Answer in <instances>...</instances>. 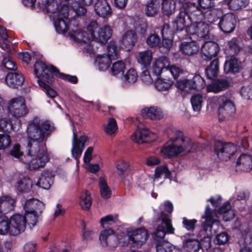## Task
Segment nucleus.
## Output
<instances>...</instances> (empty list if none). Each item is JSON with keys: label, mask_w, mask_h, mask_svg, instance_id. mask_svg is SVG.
I'll return each mask as SVG.
<instances>
[{"label": "nucleus", "mask_w": 252, "mask_h": 252, "mask_svg": "<svg viewBox=\"0 0 252 252\" xmlns=\"http://www.w3.org/2000/svg\"><path fill=\"white\" fill-rule=\"evenodd\" d=\"M55 127L48 121L42 122L38 117L30 121L27 127L28 139L27 157L24 160L31 169L43 167L49 160L46 146L48 138L54 131Z\"/></svg>", "instance_id": "nucleus-1"}, {"label": "nucleus", "mask_w": 252, "mask_h": 252, "mask_svg": "<svg viewBox=\"0 0 252 252\" xmlns=\"http://www.w3.org/2000/svg\"><path fill=\"white\" fill-rule=\"evenodd\" d=\"M86 29L89 32L82 31L81 34H79L78 39L80 43H84L86 45L83 47V51L90 54H94L96 49L94 48L92 40L101 44H105L111 38L112 35V29L108 25H104L99 27L95 21H91L87 25Z\"/></svg>", "instance_id": "nucleus-2"}, {"label": "nucleus", "mask_w": 252, "mask_h": 252, "mask_svg": "<svg viewBox=\"0 0 252 252\" xmlns=\"http://www.w3.org/2000/svg\"><path fill=\"white\" fill-rule=\"evenodd\" d=\"M56 31L59 33L68 32L70 37L75 41L80 43L78 39L79 34H81L82 28L80 25L81 19L74 13L70 12H63L61 16H53L52 18Z\"/></svg>", "instance_id": "nucleus-3"}, {"label": "nucleus", "mask_w": 252, "mask_h": 252, "mask_svg": "<svg viewBox=\"0 0 252 252\" xmlns=\"http://www.w3.org/2000/svg\"><path fill=\"white\" fill-rule=\"evenodd\" d=\"M161 220V223L158 224L153 234L154 240H157V238L163 245L164 249L167 252H171L174 249L175 246L164 240V236L166 234H174L175 228L172 224V220L169 219L168 215L164 212H161L158 217V220Z\"/></svg>", "instance_id": "nucleus-4"}, {"label": "nucleus", "mask_w": 252, "mask_h": 252, "mask_svg": "<svg viewBox=\"0 0 252 252\" xmlns=\"http://www.w3.org/2000/svg\"><path fill=\"white\" fill-rule=\"evenodd\" d=\"M58 69L52 65H48L45 63L36 61L34 66V72L35 76L38 78L37 83L39 86L45 90L46 94H55V92L50 86L45 84L41 79L48 82H52L53 75H56Z\"/></svg>", "instance_id": "nucleus-5"}, {"label": "nucleus", "mask_w": 252, "mask_h": 252, "mask_svg": "<svg viewBox=\"0 0 252 252\" xmlns=\"http://www.w3.org/2000/svg\"><path fill=\"white\" fill-rule=\"evenodd\" d=\"M175 86L178 92L182 94H195V92L199 91L205 87V83L200 75L195 74L191 79L184 78L178 80Z\"/></svg>", "instance_id": "nucleus-6"}, {"label": "nucleus", "mask_w": 252, "mask_h": 252, "mask_svg": "<svg viewBox=\"0 0 252 252\" xmlns=\"http://www.w3.org/2000/svg\"><path fill=\"white\" fill-rule=\"evenodd\" d=\"M101 226L105 229L102 231L99 236V240L104 247L113 246L116 240L114 230L109 227L115 223L113 216L108 215L102 218L100 220Z\"/></svg>", "instance_id": "nucleus-7"}, {"label": "nucleus", "mask_w": 252, "mask_h": 252, "mask_svg": "<svg viewBox=\"0 0 252 252\" xmlns=\"http://www.w3.org/2000/svg\"><path fill=\"white\" fill-rule=\"evenodd\" d=\"M236 150V146L231 142H222L220 140L215 142L214 151L220 160H228L235 154Z\"/></svg>", "instance_id": "nucleus-8"}, {"label": "nucleus", "mask_w": 252, "mask_h": 252, "mask_svg": "<svg viewBox=\"0 0 252 252\" xmlns=\"http://www.w3.org/2000/svg\"><path fill=\"white\" fill-rule=\"evenodd\" d=\"M218 115L220 121L233 116L236 112L235 106L230 99L225 95H220L218 99Z\"/></svg>", "instance_id": "nucleus-9"}, {"label": "nucleus", "mask_w": 252, "mask_h": 252, "mask_svg": "<svg viewBox=\"0 0 252 252\" xmlns=\"http://www.w3.org/2000/svg\"><path fill=\"white\" fill-rule=\"evenodd\" d=\"M215 6L214 0H198V4L194 3L186 2L184 3V7L189 12H191V15L189 18L194 16H202L201 13L203 11L212 9Z\"/></svg>", "instance_id": "nucleus-10"}, {"label": "nucleus", "mask_w": 252, "mask_h": 252, "mask_svg": "<svg viewBox=\"0 0 252 252\" xmlns=\"http://www.w3.org/2000/svg\"><path fill=\"white\" fill-rule=\"evenodd\" d=\"M11 233L17 236L25 232L27 225L26 216L19 213H15L10 217Z\"/></svg>", "instance_id": "nucleus-11"}, {"label": "nucleus", "mask_w": 252, "mask_h": 252, "mask_svg": "<svg viewBox=\"0 0 252 252\" xmlns=\"http://www.w3.org/2000/svg\"><path fill=\"white\" fill-rule=\"evenodd\" d=\"M42 8H45L49 14L50 18L53 16H61L63 12H69L70 9L69 5L63 4L59 6L56 0H40L39 2Z\"/></svg>", "instance_id": "nucleus-12"}, {"label": "nucleus", "mask_w": 252, "mask_h": 252, "mask_svg": "<svg viewBox=\"0 0 252 252\" xmlns=\"http://www.w3.org/2000/svg\"><path fill=\"white\" fill-rule=\"evenodd\" d=\"M182 3V7L181 8L180 12L176 16L175 20L173 21V27L177 31H181L187 28V25H189L188 21L193 22L196 20V16L189 18V16L191 15V12L187 10L184 7V3Z\"/></svg>", "instance_id": "nucleus-13"}, {"label": "nucleus", "mask_w": 252, "mask_h": 252, "mask_svg": "<svg viewBox=\"0 0 252 252\" xmlns=\"http://www.w3.org/2000/svg\"><path fill=\"white\" fill-rule=\"evenodd\" d=\"M193 22L187 27V32L191 35H196L199 38H203L205 40L209 39V25L205 22H197L195 20Z\"/></svg>", "instance_id": "nucleus-14"}, {"label": "nucleus", "mask_w": 252, "mask_h": 252, "mask_svg": "<svg viewBox=\"0 0 252 252\" xmlns=\"http://www.w3.org/2000/svg\"><path fill=\"white\" fill-rule=\"evenodd\" d=\"M8 110L16 118L23 117L29 112L25 98L22 96L12 99L9 103Z\"/></svg>", "instance_id": "nucleus-15"}, {"label": "nucleus", "mask_w": 252, "mask_h": 252, "mask_svg": "<svg viewBox=\"0 0 252 252\" xmlns=\"http://www.w3.org/2000/svg\"><path fill=\"white\" fill-rule=\"evenodd\" d=\"M89 137L87 136L82 135L78 138L77 134L73 133L71 154L76 161L79 160L85 146L89 144Z\"/></svg>", "instance_id": "nucleus-16"}, {"label": "nucleus", "mask_w": 252, "mask_h": 252, "mask_svg": "<svg viewBox=\"0 0 252 252\" xmlns=\"http://www.w3.org/2000/svg\"><path fill=\"white\" fill-rule=\"evenodd\" d=\"M148 237L147 230L144 228H137L128 233V240L133 247L140 248Z\"/></svg>", "instance_id": "nucleus-17"}, {"label": "nucleus", "mask_w": 252, "mask_h": 252, "mask_svg": "<svg viewBox=\"0 0 252 252\" xmlns=\"http://www.w3.org/2000/svg\"><path fill=\"white\" fill-rule=\"evenodd\" d=\"M215 215V213L210 208L209 205H207L206 206L204 214L201 217V219L204 220L201 222V227L203 231L207 234H208V231L211 233L213 224H219V221L214 218Z\"/></svg>", "instance_id": "nucleus-18"}, {"label": "nucleus", "mask_w": 252, "mask_h": 252, "mask_svg": "<svg viewBox=\"0 0 252 252\" xmlns=\"http://www.w3.org/2000/svg\"><path fill=\"white\" fill-rule=\"evenodd\" d=\"M157 135L147 128H138L133 133L132 139L139 144L154 142Z\"/></svg>", "instance_id": "nucleus-19"}, {"label": "nucleus", "mask_w": 252, "mask_h": 252, "mask_svg": "<svg viewBox=\"0 0 252 252\" xmlns=\"http://www.w3.org/2000/svg\"><path fill=\"white\" fill-rule=\"evenodd\" d=\"M220 51L218 44L214 41H206L201 48V56L205 61H210L216 56Z\"/></svg>", "instance_id": "nucleus-20"}, {"label": "nucleus", "mask_w": 252, "mask_h": 252, "mask_svg": "<svg viewBox=\"0 0 252 252\" xmlns=\"http://www.w3.org/2000/svg\"><path fill=\"white\" fill-rule=\"evenodd\" d=\"M137 38L136 32L132 30L124 32L120 40L121 47L126 51H130L137 42Z\"/></svg>", "instance_id": "nucleus-21"}, {"label": "nucleus", "mask_w": 252, "mask_h": 252, "mask_svg": "<svg viewBox=\"0 0 252 252\" xmlns=\"http://www.w3.org/2000/svg\"><path fill=\"white\" fill-rule=\"evenodd\" d=\"M170 63L168 58L164 56H159L154 59L152 64V70L154 75L159 76L167 71Z\"/></svg>", "instance_id": "nucleus-22"}, {"label": "nucleus", "mask_w": 252, "mask_h": 252, "mask_svg": "<svg viewBox=\"0 0 252 252\" xmlns=\"http://www.w3.org/2000/svg\"><path fill=\"white\" fill-rule=\"evenodd\" d=\"M175 136L173 137L174 141L177 144V148H180L181 153L183 152L189 153L191 151L192 142L191 139L184 135L182 131H176Z\"/></svg>", "instance_id": "nucleus-23"}, {"label": "nucleus", "mask_w": 252, "mask_h": 252, "mask_svg": "<svg viewBox=\"0 0 252 252\" xmlns=\"http://www.w3.org/2000/svg\"><path fill=\"white\" fill-rule=\"evenodd\" d=\"M236 19L232 13H227L220 18L219 27L223 32L229 33L232 32L235 27Z\"/></svg>", "instance_id": "nucleus-24"}, {"label": "nucleus", "mask_w": 252, "mask_h": 252, "mask_svg": "<svg viewBox=\"0 0 252 252\" xmlns=\"http://www.w3.org/2000/svg\"><path fill=\"white\" fill-rule=\"evenodd\" d=\"M94 9L97 15L103 18H108L112 15V9L107 0H96Z\"/></svg>", "instance_id": "nucleus-25"}, {"label": "nucleus", "mask_w": 252, "mask_h": 252, "mask_svg": "<svg viewBox=\"0 0 252 252\" xmlns=\"http://www.w3.org/2000/svg\"><path fill=\"white\" fill-rule=\"evenodd\" d=\"M17 199L10 195L0 196V214H6L13 211L16 206Z\"/></svg>", "instance_id": "nucleus-26"}, {"label": "nucleus", "mask_w": 252, "mask_h": 252, "mask_svg": "<svg viewBox=\"0 0 252 252\" xmlns=\"http://www.w3.org/2000/svg\"><path fill=\"white\" fill-rule=\"evenodd\" d=\"M93 1V0H78L77 1H72L69 5L70 12L80 18V17L85 15L87 12L86 8L82 5H90Z\"/></svg>", "instance_id": "nucleus-27"}, {"label": "nucleus", "mask_w": 252, "mask_h": 252, "mask_svg": "<svg viewBox=\"0 0 252 252\" xmlns=\"http://www.w3.org/2000/svg\"><path fill=\"white\" fill-rule=\"evenodd\" d=\"M236 170L249 172L252 168V157L247 154H242L236 162Z\"/></svg>", "instance_id": "nucleus-28"}, {"label": "nucleus", "mask_w": 252, "mask_h": 252, "mask_svg": "<svg viewBox=\"0 0 252 252\" xmlns=\"http://www.w3.org/2000/svg\"><path fill=\"white\" fill-rule=\"evenodd\" d=\"M180 149V148H177L173 138H171L170 142H167L164 145L161 149V153L165 158H171L176 157L181 154V151Z\"/></svg>", "instance_id": "nucleus-29"}, {"label": "nucleus", "mask_w": 252, "mask_h": 252, "mask_svg": "<svg viewBox=\"0 0 252 252\" xmlns=\"http://www.w3.org/2000/svg\"><path fill=\"white\" fill-rule=\"evenodd\" d=\"M24 208L39 215L44 209V205L42 202L32 198L26 201Z\"/></svg>", "instance_id": "nucleus-30"}, {"label": "nucleus", "mask_w": 252, "mask_h": 252, "mask_svg": "<svg viewBox=\"0 0 252 252\" xmlns=\"http://www.w3.org/2000/svg\"><path fill=\"white\" fill-rule=\"evenodd\" d=\"M5 81L9 87L16 88L22 85L24 78L20 73L11 72L7 73L5 78Z\"/></svg>", "instance_id": "nucleus-31"}, {"label": "nucleus", "mask_w": 252, "mask_h": 252, "mask_svg": "<svg viewBox=\"0 0 252 252\" xmlns=\"http://www.w3.org/2000/svg\"><path fill=\"white\" fill-rule=\"evenodd\" d=\"M199 49V44L195 41L184 42L180 46L181 53L187 56H191L196 54Z\"/></svg>", "instance_id": "nucleus-32"}, {"label": "nucleus", "mask_w": 252, "mask_h": 252, "mask_svg": "<svg viewBox=\"0 0 252 252\" xmlns=\"http://www.w3.org/2000/svg\"><path fill=\"white\" fill-rule=\"evenodd\" d=\"M153 58V52L148 49L139 52L137 57L138 63L144 68H147L151 64Z\"/></svg>", "instance_id": "nucleus-33"}, {"label": "nucleus", "mask_w": 252, "mask_h": 252, "mask_svg": "<svg viewBox=\"0 0 252 252\" xmlns=\"http://www.w3.org/2000/svg\"><path fill=\"white\" fill-rule=\"evenodd\" d=\"M53 182L51 172L44 170L41 173L36 185L43 189H48L50 188Z\"/></svg>", "instance_id": "nucleus-34"}, {"label": "nucleus", "mask_w": 252, "mask_h": 252, "mask_svg": "<svg viewBox=\"0 0 252 252\" xmlns=\"http://www.w3.org/2000/svg\"><path fill=\"white\" fill-rule=\"evenodd\" d=\"M141 114L144 118L150 120H159L162 117L161 111L157 107H145Z\"/></svg>", "instance_id": "nucleus-35"}, {"label": "nucleus", "mask_w": 252, "mask_h": 252, "mask_svg": "<svg viewBox=\"0 0 252 252\" xmlns=\"http://www.w3.org/2000/svg\"><path fill=\"white\" fill-rule=\"evenodd\" d=\"M183 248L188 252H197L201 248V244L197 239L186 238V235L184 236Z\"/></svg>", "instance_id": "nucleus-36"}, {"label": "nucleus", "mask_w": 252, "mask_h": 252, "mask_svg": "<svg viewBox=\"0 0 252 252\" xmlns=\"http://www.w3.org/2000/svg\"><path fill=\"white\" fill-rule=\"evenodd\" d=\"M229 86V82L225 79H218L214 83L207 86L208 93H217L227 89Z\"/></svg>", "instance_id": "nucleus-37"}, {"label": "nucleus", "mask_w": 252, "mask_h": 252, "mask_svg": "<svg viewBox=\"0 0 252 252\" xmlns=\"http://www.w3.org/2000/svg\"><path fill=\"white\" fill-rule=\"evenodd\" d=\"M241 68V62L234 57H231L229 60H226L224 64V71L226 73H236Z\"/></svg>", "instance_id": "nucleus-38"}, {"label": "nucleus", "mask_w": 252, "mask_h": 252, "mask_svg": "<svg viewBox=\"0 0 252 252\" xmlns=\"http://www.w3.org/2000/svg\"><path fill=\"white\" fill-rule=\"evenodd\" d=\"M15 187L21 193H28L32 187V182L29 177H23L17 181Z\"/></svg>", "instance_id": "nucleus-39"}, {"label": "nucleus", "mask_w": 252, "mask_h": 252, "mask_svg": "<svg viewBox=\"0 0 252 252\" xmlns=\"http://www.w3.org/2000/svg\"><path fill=\"white\" fill-rule=\"evenodd\" d=\"M160 7L159 0H148L147 2L145 13L148 17H154L159 12Z\"/></svg>", "instance_id": "nucleus-40"}, {"label": "nucleus", "mask_w": 252, "mask_h": 252, "mask_svg": "<svg viewBox=\"0 0 252 252\" xmlns=\"http://www.w3.org/2000/svg\"><path fill=\"white\" fill-rule=\"evenodd\" d=\"M187 0H162V9L164 14L170 15L172 14L175 11L176 3H183Z\"/></svg>", "instance_id": "nucleus-41"}, {"label": "nucleus", "mask_w": 252, "mask_h": 252, "mask_svg": "<svg viewBox=\"0 0 252 252\" xmlns=\"http://www.w3.org/2000/svg\"><path fill=\"white\" fill-rule=\"evenodd\" d=\"M111 59L106 55H98L95 59V63L101 71L106 70L110 65Z\"/></svg>", "instance_id": "nucleus-42"}, {"label": "nucleus", "mask_w": 252, "mask_h": 252, "mask_svg": "<svg viewBox=\"0 0 252 252\" xmlns=\"http://www.w3.org/2000/svg\"><path fill=\"white\" fill-rule=\"evenodd\" d=\"M252 241V237L251 236L248 231H244L241 232V237L239 241L240 243H242L244 247L240 250L239 252H252V249L250 247H248L249 244Z\"/></svg>", "instance_id": "nucleus-43"}, {"label": "nucleus", "mask_w": 252, "mask_h": 252, "mask_svg": "<svg viewBox=\"0 0 252 252\" xmlns=\"http://www.w3.org/2000/svg\"><path fill=\"white\" fill-rule=\"evenodd\" d=\"M173 81L172 79L159 78L155 82V88L159 91H165L172 86Z\"/></svg>", "instance_id": "nucleus-44"}, {"label": "nucleus", "mask_w": 252, "mask_h": 252, "mask_svg": "<svg viewBox=\"0 0 252 252\" xmlns=\"http://www.w3.org/2000/svg\"><path fill=\"white\" fill-rule=\"evenodd\" d=\"M224 2L230 9L237 10L246 7L249 0H224Z\"/></svg>", "instance_id": "nucleus-45"}, {"label": "nucleus", "mask_w": 252, "mask_h": 252, "mask_svg": "<svg viewBox=\"0 0 252 252\" xmlns=\"http://www.w3.org/2000/svg\"><path fill=\"white\" fill-rule=\"evenodd\" d=\"M206 74L209 79H213L216 77L219 71V61L218 59L212 61L210 65L206 68Z\"/></svg>", "instance_id": "nucleus-46"}, {"label": "nucleus", "mask_w": 252, "mask_h": 252, "mask_svg": "<svg viewBox=\"0 0 252 252\" xmlns=\"http://www.w3.org/2000/svg\"><path fill=\"white\" fill-rule=\"evenodd\" d=\"M92 203L91 193L88 190L82 191L80 195V204L82 209L89 210Z\"/></svg>", "instance_id": "nucleus-47"}, {"label": "nucleus", "mask_w": 252, "mask_h": 252, "mask_svg": "<svg viewBox=\"0 0 252 252\" xmlns=\"http://www.w3.org/2000/svg\"><path fill=\"white\" fill-rule=\"evenodd\" d=\"M11 224H10V218L3 216L0 217V234L6 235L11 233Z\"/></svg>", "instance_id": "nucleus-48"}, {"label": "nucleus", "mask_w": 252, "mask_h": 252, "mask_svg": "<svg viewBox=\"0 0 252 252\" xmlns=\"http://www.w3.org/2000/svg\"><path fill=\"white\" fill-rule=\"evenodd\" d=\"M216 10L213 9H209L203 11L201 13L202 16H196V20H202L204 19L207 22L210 23H213L218 20V18L215 14Z\"/></svg>", "instance_id": "nucleus-49"}, {"label": "nucleus", "mask_w": 252, "mask_h": 252, "mask_svg": "<svg viewBox=\"0 0 252 252\" xmlns=\"http://www.w3.org/2000/svg\"><path fill=\"white\" fill-rule=\"evenodd\" d=\"M126 68L125 63L122 61L114 62L111 67L112 74L114 76H119L124 75Z\"/></svg>", "instance_id": "nucleus-50"}, {"label": "nucleus", "mask_w": 252, "mask_h": 252, "mask_svg": "<svg viewBox=\"0 0 252 252\" xmlns=\"http://www.w3.org/2000/svg\"><path fill=\"white\" fill-rule=\"evenodd\" d=\"M0 37L3 40L1 42H0V47L4 50H5L9 54H11L12 50L11 46L4 42L8 37V35L5 28L3 27L0 26Z\"/></svg>", "instance_id": "nucleus-51"}, {"label": "nucleus", "mask_w": 252, "mask_h": 252, "mask_svg": "<svg viewBox=\"0 0 252 252\" xmlns=\"http://www.w3.org/2000/svg\"><path fill=\"white\" fill-rule=\"evenodd\" d=\"M162 40L158 45L159 51L163 53H167L170 50L173 45V39L166 37L165 36H162Z\"/></svg>", "instance_id": "nucleus-52"}, {"label": "nucleus", "mask_w": 252, "mask_h": 252, "mask_svg": "<svg viewBox=\"0 0 252 252\" xmlns=\"http://www.w3.org/2000/svg\"><path fill=\"white\" fill-rule=\"evenodd\" d=\"M163 174H164L165 178H169L171 175V173L166 164L159 165L156 168L154 174L155 178L158 179L160 178Z\"/></svg>", "instance_id": "nucleus-53"}, {"label": "nucleus", "mask_w": 252, "mask_h": 252, "mask_svg": "<svg viewBox=\"0 0 252 252\" xmlns=\"http://www.w3.org/2000/svg\"><path fill=\"white\" fill-rule=\"evenodd\" d=\"M99 184L100 192L101 196L105 199L110 198L111 196V190L108 186L106 181L104 179H101Z\"/></svg>", "instance_id": "nucleus-54"}, {"label": "nucleus", "mask_w": 252, "mask_h": 252, "mask_svg": "<svg viewBox=\"0 0 252 252\" xmlns=\"http://www.w3.org/2000/svg\"><path fill=\"white\" fill-rule=\"evenodd\" d=\"M25 210V212L24 215L26 216L27 224H28L31 228H32L34 227L37 223L39 215L34 213L30 212L27 209Z\"/></svg>", "instance_id": "nucleus-55"}, {"label": "nucleus", "mask_w": 252, "mask_h": 252, "mask_svg": "<svg viewBox=\"0 0 252 252\" xmlns=\"http://www.w3.org/2000/svg\"><path fill=\"white\" fill-rule=\"evenodd\" d=\"M119 55V50L116 43L110 42L107 45V55H106L110 59H117Z\"/></svg>", "instance_id": "nucleus-56"}, {"label": "nucleus", "mask_w": 252, "mask_h": 252, "mask_svg": "<svg viewBox=\"0 0 252 252\" xmlns=\"http://www.w3.org/2000/svg\"><path fill=\"white\" fill-rule=\"evenodd\" d=\"M118 129V126L116 120L113 118L109 119L108 123L104 128L105 132L108 135H112L115 133Z\"/></svg>", "instance_id": "nucleus-57"}, {"label": "nucleus", "mask_w": 252, "mask_h": 252, "mask_svg": "<svg viewBox=\"0 0 252 252\" xmlns=\"http://www.w3.org/2000/svg\"><path fill=\"white\" fill-rule=\"evenodd\" d=\"M203 102L202 95H191L190 102L194 111L200 110Z\"/></svg>", "instance_id": "nucleus-58"}, {"label": "nucleus", "mask_w": 252, "mask_h": 252, "mask_svg": "<svg viewBox=\"0 0 252 252\" xmlns=\"http://www.w3.org/2000/svg\"><path fill=\"white\" fill-rule=\"evenodd\" d=\"M124 81L128 83H135L137 79V73L133 68L128 69L124 75Z\"/></svg>", "instance_id": "nucleus-59"}, {"label": "nucleus", "mask_w": 252, "mask_h": 252, "mask_svg": "<svg viewBox=\"0 0 252 252\" xmlns=\"http://www.w3.org/2000/svg\"><path fill=\"white\" fill-rule=\"evenodd\" d=\"M197 222V220L193 219L189 220L186 217L183 218V226L188 231H193Z\"/></svg>", "instance_id": "nucleus-60"}, {"label": "nucleus", "mask_w": 252, "mask_h": 252, "mask_svg": "<svg viewBox=\"0 0 252 252\" xmlns=\"http://www.w3.org/2000/svg\"><path fill=\"white\" fill-rule=\"evenodd\" d=\"M12 128L13 125L9 119L5 118L0 119V129L1 131L5 133L10 131Z\"/></svg>", "instance_id": "nucleus-61"}, {"label": "nucleus", "mask_w": 252, "mask_h": 252, "mask_svg": "<svg viewBox=\"0 0 252 252\" xmlns=\"http://www.w3.org/2000/svg\"><path fill=\"white\" fill-rule=\"evenodd\" d=\"M229 239V235L225 231L221 232L218 234L215 239L214 242L219 245L226 243Z\"/></svg>", "instance_id": "nucleus-62"}, {"label": "nucleus", "mask_w": 252, "mask_h": 252, "mask_svg": "<svg viewBox=\"0 0 252 252\" xmlns=\"http://www.w3.org/2000/svg\"><path fill=\"white\" fill-rule=\"evenodd\" d=\"M11 143V137L7 134H0V150L7 148Z\"/></svg>", "instance_id": "nucleus-63"}, {"label": "nucleus", "mask_w": 252, "mask_h": 252, "mask_svg": "<svg viewBox=\"0 0 252 252\" xmlns=\"http://www.w3.org/2000/svg\"><path fill=\"white\" fill-rule=\"evenodd\" d=\"M160 38L156 34H151L146 39V43L151 48H153L159 45Z\"/></svg>", "instance_id": "nucleus-64"}]
</instances>
